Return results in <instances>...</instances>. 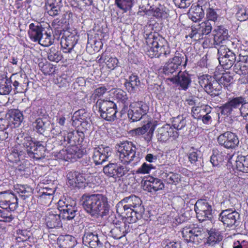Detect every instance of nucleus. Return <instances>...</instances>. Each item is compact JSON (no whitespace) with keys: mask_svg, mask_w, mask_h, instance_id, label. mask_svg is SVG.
Instances as JSON below:
<instances>
[{"mask_svg":"<svg viewBox=\"0 0 248 248\" xmlns=\"http://www.w3.org/2000/svg\"><path fill=\"white\" fill-rule=\"evenodd\" d=\"M143 189L149 192H155L164 188V184L160 179L150 176L144 181Z\"/></svg>","mask_w":248,"mask_h":248,"instance_id":"obj_25","label":"nucleus"},{"mask_svg":"<svg viewBox=\"0 0 248 248\" xmlns=\"http://www.w3.org/2000/svg\"><path fill=\"white\" fill-rule=\"evenodd\" d=\"M81 202L83 208L92 216L103 217L109 210L108 199L102 194L83 195Z\"/></svg>","mask_w":248,"mask_h":248,"instance_id":"obj_1","label":"nucleus"},{"mask_svg":"<svg viewBox=\"0 0 248 248\" xmlns=\"http://www.w3.org/2000/svg\"><path fill=\"white\" fill-rule=\"evenodd\" d=\"M130 231L129 227L125 222L116 224L109 231L108 237L115 240H120L121 242L118 244L119 247L126 244L127 239L125 235Z\"/></svg>","mask_w":248,"mask_h":248,"instance_id":"obj_12","label":"nucleus"},{"mask_svg":"<svg viewBox=\"0 0 248 248\" xmlns=\"http://www.w3.org/2000/svg\"><path fill=\"white\" fill-rule=\"evenodd\" d=\"M210 109L211 108L207 106L193 107L191 109L192 116L194 119H200L204 112Z\"/></svg>","mask_w":248,"mask_h":248,"instance_id":"obj_44","label":"nucleus"},{"mask_svg":"<svg viewBox=\"0 0 248 248\" xmlns=\"http://www.w3.org/2000/svg\"><path fill=\"white\" fill-rule=\"evenodd\" d=\"M55 190L52 188L48 187H44L42 191L40 192L41 194L39 196V200L40 202H43V198L45 195L47 196L48 199L50 197H53V195L54 193Z\"/></svg>","mask_w":248,"mask_h":248,"instance_id":"obj_57","label":"nucleus"},{"mask_svg":"<svg viewBox=\"0 0 248 248\" xmlns=\"http://www.w3.org/2000/svg\"><path fill=\"white\" fill-rule=\"evenodd\" d=\"M184 61L185 62L184 65L186 66L187 61L186 57L178 53H176L175 56L172 58H170L166 62L178 70Z\"/></svg>","mask_w":248,"mask_h":248,"instance_id":"obj_35","label":"nucleus"},{"mask_svg":"<svg viewBox=\"0 0 248 248\" xmlns=\"http://www.w3.org/2000/svg\"><path fill=\"white\" fill-rule=\"evenodd\" d=\"M236 169L240 171L248 173V156L238 155L235 161Z\"/></svg>","mask_w":248,"mask_h":248,"instance_id":"obj_37","label":"nucleus"},{"mask_svg":"<svg viewBox=\"0 0 248 248\" xmlns=\"http://www.w3.org/2000/svg\"><path fill=\"white\" fill-rule=\"evenodd\" d=\"M214 44L219 47L222 45H227L230 43L228 40V31L224 26L217 25L213 30Z\"/></svg>","mask_w":248,"mask_h":248,"instance_id":"obj_20","label":"nucleus"},{"mask_svg":"<svg viewBox=\"0 0 248 248\" xmlns=\"http://www.w3.org/2000/svg\"><path fill=\"white\" fill-rule=\"evenodd\" d=\"M246 99L242 96L233 98L221 108V113L224 115H230L235 109L242 107L246 103Z\"/></svg>","mask_w":248,"mask_h":248,"instance_id":"obj_18","label":"nucleus"},{"mask_svg":"<svg viewBox=\"0 0 248 248\" xmlns=\"http://www.w3.org/2000/svg\"><path fill=\"white\" fill-rule=\"evenodd\" d=\"M156 137L160 141H166L170 137L174 139L178 137V133L173 130V128L169 124H166L157 129Z\"/></svg>","mask_w":248,"mask_h":248,"instance_id":"obj_23","label":"nucleus"},{"mask_svg":"<svg viewBox=\"0 0 248 248\" xmlns=\"http://www.w3.org/2000/svg\"><path fill=\"white\" fill-rule=\"evenodd\" d=\"M140 84V81L137 75L132 74L126 79L124 85L128 92L135 93Z\"/></svg>","mask_w":248,"mask_h":248,"instance_id":"obj_33","label":"nucleus"},{"mask_svg":"<svg viewBox=\"0 0 248 248\" xmlns=\"http://www.w3.org/2000/svg\"><path fill=\"white\" fill-rule=\"evenodd\" d=\"M218 61L224 69H229L236 60L235 53L227 47L226 45H221L218 48Z\"/></svg>","mask_w":248,"mask_h":248,"instance_id":"obj_8","label":"nucleus"},{"mask_svg":"<svg viewBox=\"0 0 248 248\" xmlns=\"http://www.w3.org/2000/svg\"><path fill=\"white\" fill-rule=\"evenodd\" d=\"M233 78L229 74H223L219 79L220 84L223 85L225 87H228L232 82Z\"/></svg>","mask_w":248,"mask_h":248,"instance_id":"obj_55","label":"nucleus"},{"mask_svg":"<svg viewBox=\"0 0 248 248\" xmlns=\"http://www.w3.org/2000/svg\"><path fill=\"white\" fill-rule=\"evenodd\" d=\"M222 155L220 153L213 154L210 158L211 163L214 166H217L223 161Z\"/></svg>","mask_w":248,"mask_h":248,"instance_id":"obj_60","label":"nucleus"},{"mask_svg":"<svg viewBox=\"0 0 248 248\" xmlns=\"http://www.w3.org/2000/svg\"><path fill=\"white\" fill-rule=\"evenodd\" d=\"M74 246V238L69 235L62 236L59 240L60 248H73Z\"/></svg>","mask_w":248,"mask_h":248,"instance_id":"obj_45","label":"nucleus"},{"mask_svg":"<svg viewBox=\"0 0 248 248\" xmlns=\"http://www.w3.org/2000/svg\"><path fill=\"white\" fill-rule=\"evenodd\" d=\"M9 121L13 123L15 126H19L23 120V115L18 109H11L7 114Z\"/></svg>","mask_w":248,"mask_h":248,"instance_id":"obj_36","label":"nucleus"},{"mask_svg":"<svg viewBox=\"0 0 248 248\" xmlns=\"http://www.w3.org/2000/svg\"><path fill=\"white\" fill-rule=\"evenodd\" d=\"M16 142L26 149L27 155L31 158L39 160L45 157L46 148L43 142H34L31 137L22 135L17 137Z\"/></svg>","mask_w":248,"mask_h":248,"instance_id":"obj_3","label":"nucleus"},{"mask_svg":"<svg viewBox=\"0 0 248 248\" xmlns=\"http://www.w3.org/2000/svg\"><path fill=\"white\" fill-rule=\"evenodd\" d=\"M152 10L153 16L157 18H166L167 17V13L163 11L162 9L155 7L152 8Z\"/></svg>","mask_w":248,"mask_h":248,"instance_id":"obj_64","label":"nucleus"},{"mask_svg":"<svg viewBox=\"0 0 248 248\" xmlns=\"http://www.w3.org/2000/svg\"><path fill=\"white\" fill-rule=\"evenodd\" d=\"M233 68L235 73L241 76L239 79L240 83H248V66L236 62Z\"/></svg>","mask_w":248,"mask_h":248,"instance_id":"obj_32","label":"nucleus"},{"mask_svg":"<svg viewBox=\"0 0 248 248\" xmlns=\"http://www.w3.org/2000/svg\"><path fill=\"white\" fill-rule=\"evenodd\" d=\"M19 146V145L14 148L8 155V159L11 162L17 163L25 157L24 152L20 150Z\"/></svg>","mask_w":248,"mask_h":248,"instance_id":"obj_40","label":"nucleus"},{"mask_svg":"<svg viewBox=\"0 0 248 248\" xmlns=\"http://www.w3.org/2000/svg\"><path fill=\"white\" fill-rule=\"evenodd\" d=\"M134 2V0H115V4L124 13L131 9Z\"/></svg>","mask_w":248,"mask_h":248,"instance_id":"obj_43","label":"nucleus"},{"mask_svg":"<svg viewBox=\"0 0 248 248\" xmlns=\"http://www.w3.org/2000/svg\"><path fill=\"white\" fill-rule=\"evenodd\" d=\"M203 228L195 227L193 225L186 226L181 231L182 237L187 242L198 245L202 243L205 238Z\"/></svg>","mask_w":248,"mask_h":248,"instance_id":"obj_5","label":"nucleus"},{"mask_svg":"<svg viewBox=\"0 0 248 248\" xmlns=\"http://www.w3.org/2000/svg\"><path fill=\"white\" fill-rule=\"evenodd\" d=\"M129 107L127 115L132 122L140 120L149 110V107L145 103L142 101L132 102L130 104Z\"/></svg>","mask_w":248,"mask_h":248,"instance_id":"obj_13","label":"nucleus"},{"mask_svg":"<svg viewBox=\"0 0 248 248\" xmlns=\"http://www.w3.org/2000/svg\"><path fill=\"white\" fill-rule=\"evenodd\" d=\"M219 145L226 149H235L239 145V140L236 134L227 131L220 135L217 138Z\"/></svg>","mask_w":248,"mask_h":248,"instance_id":"obj_15","label":"nucleus"},{"mask_svg":"<svg viewBox=\"0 0 248 248\" xmlns=\"http://www.w3.org/2000/svg\"><path fill=\"white\" fill-rule=\"evenodd\" d=\"M172 125L173 129L181 130L183 129L186 124V117L183 115H179L173 118L172 121Z\"/></svg>","mask_w":248,"mask_h":248,"instance_id":"obj_48","label":"nucleus"},{"mask_svg":"<svg viewBox=\"0 0 248 248\" xmlns=\"http://www.w3.org/2000/svg\"><path fill=\"white\" fill-rule=\"evenodd\" d=\"M199 82L205 91L211 96H217L221 93V85L214 77L210 75L201 76L199 78Z\"/></svg>","mask_w":248,"mask_h":248,"instance_id":"obj_7","label":"nucleus"},{"mask_svg":"<svg viewBox=\"0 0 248 248\" xmlns=\"http://www.w3.org/2000/svg\"><path fill=\"white\" fill-rule=\"evenodd\" d=\"M219 219L227 227L235 228L239 225L240 215L236 211L225 210L220 214Z\"/></svg>","mask_w":248,"mask_h":248,"instance_id":"obj_16","label":"nucleus"},{"mask_svg":"<svg viewBox=\"0 0 248 248\" xmlns=\"http://www.w3.org/2000/svg\"><path fill=\"white\" fill-rule=\"evenodd\" d=\"M236 16L240 21H245L248 19V13L246 8L240 9L236 14Z\"/></svg>","mask_w":248,"mask_h":248,"instance_id":"obj_61","label":"nucleus"},{"mask_svg":"<svg viewBox=\"0 0 248 248\" xmlns=\"http://www.w3.org/2000/svg\"><path fill=\"white\" fill-rule=\"evenodd\" d=\"M67 184L73 188H80L84 186L86 181L85 176L84 174L77 171L69 172L66 175Z\"/></svg>","mask_w":248,"mask_h":248,"instance_id":"obj_21","label":"nucleus"},{"mask_svg":"<svg viewBox=\"0 0 248 248\" xmlns=\"http://www.w3.org/2000/svg\"><path fill=\"white\" fill-rule=\"evenodd\" d=\"M116 207H119L120 211H123L124 208L137 209L139 212L144 211L141 200L135 195H131L124 198L118 203Z\"/></svg>","mask_w":248,"mask_h":248,"instance_id":"obj_17","label":"nucleus"},{"mask_svg":"<svg viewBox=\"0 0 248 248\" xmlns=\"http://www.w3.org/2000/svg\"><path fill=\"white\" fill-rule=\"evenodd\" d=\"M202 0H199L197 5H193L190 10V16L191 19L194 22L200 21L204 16Z\"/></svg>","mask_w":248,"mask_h":248,"instance_id":"obj_28","label":"nucleus"},{"mask_svg":"<svg viewBox=\"0 0 248 248\" xmlns=\"http://www.w3.org/2000/svg\"><path fill=\"white\" fill-rule=\"evenodd\" d=\"M40 36L37 42L41 45L44 46H48L53 43V39L50 34L48 33L45 31Z\"/></svg>","mask_w":248,"mask_h":248,"instance_id":"obj_49","label":"nucleus"},{"mask_svg":"<svg viewBox=\"0 0 248 248\" xmlns=\"http://www.w3.org/2000/svg\"><path fill=\"white\" fill-rule=\"evenodd\" d=\"M62 6V0H47L46 3V10L50 16L58 15Z\"/></svg>","mask_w":248,"mask_h":248,"instance_id":"obj_31","label":"nucleus"},{"mask_svg":"<svg viewBox=\"0 0 248 248\" xmlns=\"http://www.w3.org/2000/svg\"><path fill=\"white\" fill-rule=\"evenodd\" d=\"M5 209H0V221L4 222H10L14 219L11 214L12 211L5 212Z\"/></svg>","mask_w":248,"mask_h":248,"instance_id":"obj_54","label":"nucleus"},{"mask_svg":"<svg viewBox=\"0 0 248 248\" xmlns=\"http://www.w3.org/2000/svg\"><path fill=\"white\" fill-rule=\"evenodd\" d=\"M12 90L10 81L6 76H0V94L7 95Z\"/></svg>","mask_w":248,"mask_h":248,"instance_id":"obj_38","label":"nucleus"},{"mask_svg":"<svg viewBox=\"0 0 248 248\" xmlns=\"http://www.w3.org/2000/svg\"><path fill=\"white\" fill-rule=\"evenodd\" d=\"M206 18L207 19V20H209L210 22L213 21L215 22V24L218 22L220 18L215 10L211 8H209L207 10Z\"/></svg>","mask_w":248,"mask_h":248,"instance_id":"obj_52","label":"nucleus"},{"mask_svg":"<svg viewBox=\"0 0 248 248\" xmlns=\"http://www.w3.org/2000/svg\"><path fill=\"white\" fill-rule=\"evenodd\" d=\"M62 58V54L58 48L51 47L47 52V59L51 62H58Z\"/></svg>","mask_w":248,"mask_h":248,"instance_id":"obj_42","label":"nucleus"},{"mask_svg":"<svg viewBox=\"0 0 248 248\" xmlns=\"http://www.w3.org/2000/svg\"><path fill=\"white\" fill-rule=\"evenodd\" d=\"M111 155V148L101 145L94 149L93 158L95 165H100L106 161Z\"/></svg>","mask_w":248,"mask_h":248,"instance_id":"obj_19","label":"nucleus"},{"mask_svg":"<svg viewBox=\"0 0 248 248\" xmlns=\"http://www.w3.org/2000/svg\"><path fill=\"white\" fill-rule=\"evenodd\" d=\"M108 89L105 86L100 87L93 91L91 97L95 100L96 98L101 97L108 91Z\"/></svg>","mask_w":248,"mask_h":248,"instance_id":"obj_59","label":"nucleus"},{"mask_svg":"<svg viewBox=\"0 0 248 248\" xmlns=\"http://www.w3.org/2000/svg\"><path fill=\"white\" fill-rule=\"evenodd\" d=\"M32 125L34 129L36 130L37 133L43 134L44 132L48 129L50 126V123L44 122L42 119L38 118L33 123Z\"/></svg>","mask_w":248,"mask_h":248,"instance_id":"obj_41","label":"nucleus"},{"mask_svg":"<svg viewBox=\"0 0 248 248\" xmlns=\"http://www.w3.org/2000/svg\"><path fill=\"white\" fill-rule=\"evenodd\" d=\"M76 202L71 203L66 199L60 200L58 202V209L63 219L71 220L74 218L77 213Z\"/></svg>","mask_w":248,"mask_h":248,"instance_id":"obj_11","label":"nucleus"},{"mask_svg":"<svg viewBox=\"0 0 248 248\" xmlns=\"http://www.w3.org/2000/svg\"><path fill=\"white\" fill-rule=\"evenodd\" d=\"M114 97L123 104H125L128 99L126 92L120 89H117L115 91Z\"/></svg>","mask_w":248,"mask_h":248,"instance_id":"obj_53","label":"nucleus"},{"mask_svg":"<svg viewBox=\"0 0 248 248\" xmlns=\"http://www.w3.org/2000/svg\"><path fill=\"white\" fill-rule=\"evenodd\" d=\"M77 39L75 35L70 34L62 36L61 38V45L64 53H70L77 44Z\"/></svg>","mask_w":248,"mask_h":248,"instance_id":"obj_29","label":"nucleus"},{"mask_svg":"<svg viewBox=\"0 0 248 248\" xmlns=\"http://www.w3.org/2000/svg\"><path fill=\"white\" fill-rule=\"evenodd\" d=\"M200 152L199 151H192L188 155L189 161L191 164H195L199 161L200 158Z\"/></svg>","mask_w":248,"mask_h":248,"instance_id":"obj_62","label":"nucleus"},{"mask_svg":"<svg viewBox=\"0 0 248 248\" xmlns=\"http://www.w3.org/2000/svg\"><path fill=\"white\" fill-rule=\"evenodd\" d=\"M194 210L200 221L211 220L213 217L212 206L205 200H198L195 204Z\"/></svg>","mask_w":248,"mask_h":248,"instance_id":"obj_10","label":"nucleus"},{"mask_svg":"<svg viewBox=\"0 0 248 248\" xmlns=\"http://www.w3.org/2000/svg\"><path fill=\"white\" fill-rule=\"evenodd\" d=\"M177 70L166 62L163 67L162 72L167 76H170L176 72Z\"/></svg>","mask_w":248,"mask_h":248,"instance_id":"obj_63","label":"nucleus"},{"mask_svg":"<svg viewBox=\"0 0 248 248\" xmlns=\"http://www.w3.org/2000/svg\"><path fill=\"white\" fill-rule=\"evenodd\" d=\"M155 167L152 164H148L144 163L136 171L138 174H148L150 172L151 170L154 169Z\"/></svg>","mask_w":248,"mask_h":248,"instance_id":"obj_56","label":"nucleus"},{"mask_svg":"<svg viewBox=\"0 0 248 248\" xmlns=\"http://www.w3.org/2000/svg\"><path fill=\"white\" fill-rule=\"evenodd\" d=\"M123 211H120L119 207H116L117 212L123 217L125 218V221L128 223H132L137 221V219L141 217L143 211H138L137 209L125 208Z\"/></svg>","mask_w":248,"mask_h":248,"instance_id":"obj_24","label":"nucleus"},{"mask_svg":"<svg viewBox=\"0 0 248 248\" xmlns=\"http://www.w3.org/2000/svg\"><path fill=\"white\" fill-rule=\"evenodd\" d=\"M164 177L167 183L177 185L181 180V175L178 173L170 172L165 173Z\"/></svg>","mask_w":248,"mask_h":248,"instance_id":"obj_46","label":"nucleus"},{"mask_svg":"<svg viewBox=\"0 0 248 248\" xmlns=\"http://www.w3.org/2000/svg\"><path fill=\"white\" fill-rule=\"evenodd\" d=\"M117 164L109 163L103 168L104 173L109 177H116Z\"/></svg>","mask_w":248,"mask_h":248,"instance_id":"obj_50","label":"nucleus"},{"mask_svg":"<svg viewBox=\"0 0 248 248\" xmlns=\"http://www.w3.org/2000/svg\"><path fill=\"white\" fill-rule=\"evenodd\" d=\"M100 116L108 121H113L116 118V105L112 101L99 99L96 102Z\"/></svg>","mask_w":248,"mask_h":248,"instance_id":"obj_6","label":"nucleus"},{"mask_svg":"<svg viewBox=\"0 0 248 248\" xmlns=\"http://www.w3.org/2000/svg\"><path fill=\"white\" fill-rule=\"evenodd\" d=\"M213 30V26L209 20H206L198 25L199 33L202 35H208Z\"/></svg>","mask_w":248,"mask_h":248,"instance_id":"obj_47","label":"nucleus"},{"mask_svg":"<svg viewBox=\"0 0 248 248\" xmlns=\"http://www.w3.org/2000/svg\"><path fill=\"white\" fill-rule=\"evenodd\" d=\"M127 165L125 164H123L122 165L117 164V168H116V177L123 176L129 171V169L127 166Z\"/></svg>","mask_w":248,"mask_h":248,"instance_id":"obj_58","label":"nucleus"},{"mask_svg":"<svg viewBox=\"0 0 248 248\" xmlns=\"http://www.w3.org/2000/svg\"><path fill=\"white\" fill-rule=\"evenodd\" d=\"M104 236L101 232L98 231L92 232L85 231L82 237V242L84 245L89 248H100L102 247Z\"/></svg>","mask_w":248,"mask_h":248,"instance_id":"obj_9","label":"nucleus"},{"mask_svg":"<svg viewBox=\"0 0 248 248\" xmlns=\"http://www.w3.org/2000/svg\"><path fill=\"white\" fill-rule=\"evenodd\" d=\"M15 190L23 200L31 196L33 192L32 189L27 185H18L15 186Z\"/></svg>","mask_w":248,"mask_h":248,"instance_id":"obj_39","label":"nucleus"},{"mask_svg":"<svg viewBox=\"0 0 248 248\" xmlns=\"http://www.w3.org/2000/svg\"><path fill=\"white\" fill-rule=\"evenodd\" d=\"M17 196L9 190L0 192V207L7 211H14L18 207Z\"/></svg>","mask_w":248,"mask_h":248,"instance_id":"obj_14","label":"nucleus"},{"mask_svg":"<svg viewBox=\"0 0 248 248\" xmlns=\"http://www.w3.org/2000/svg\"><path fill=\"white\" fill-rule=\"evenodd\" d=\"M172 83L177 84L183 90L186 91L191 83L189 75L186 72L180 71L177 75L167 78Z\"/></svg>","mask_w":248,"mask_h":248,"instance_id":"obj_22","label":"nucleus"},{"mask_svg":"<svg viewBox=\"0 0 248 248\" xmlns=\"http://www.w3.org/2000/svg\"><path fill=\"white\" fill-rule=\"evenodd\" d=\"M207 231L209 236L207 239L206 244L208 245L214 246L222 240V237L219 232L215 229H211L210 230H207Z\"/></svg>","mask_w":248,"mask_h":248,"instance_id":"obj_34","label":"nucleus"},{"mask_svg":"<svg viewBox=\"0 0 248 248\" xmlns=\"http://www.w3.org/2000/svg\"><path fill=\"white\" fill-rule=\"evenodd\" d=\"M61 157L67 161H74L79 158L80 153L76 145L72 146L60 152Z\"/></svg>","mask_w":248,"mask_h":248,"instance_id":"obj_26","label":"nucleus"},{"mask_svg":"<svg viewBox=\"0 0 248 248\" xmlns=\"http://www.w3.org/2000/svg\"><path fill=\"white\" fill-rule=\"evenodd\" d=\"M61 217L60 213H58L56 211H49L46 217V224L47 227L53 229L62 227Z\"/></svg>","mask_w":248,"mask_h":248,"instance_id":"obj_27","label":"nucleus"},{"mask_svg":"<svg viewBox=\"0 0 248 248\" xmlns=\"http://www.w3.org/2000/svg\"><path fill=\"white\" fill-rule=\"evenodd\" d=\"M93 3V0H74L71 1V5L82 10L84 7L91 6Z\"/></svg>","mask_w":248,"mask_h":248,"instance_id":"obj_51","label":"nucleus"},{"mask_svg":"<svg viewBox=\"0 0 248 248\" xmlns=\"http://www.w3.org/2000/svg\"><path fill=\"white\" fill-rule=\"evenodd\" d=\"M44 31V28L39 23H32L29 25L28 31L29 37L32 41L37 42Z\"/></svg>","mask_w":248,"mask_h":248,"instance_id":"obj_30","label":"nucleus"},{"mask_svg":"<svg viewBox=\"0 0 248 248\" xmlns=\"http://www.w3.org/2000/svg\"><path fill=\"white\" fill-rule=\"evenodd\" d=\"M137 148L131 141H125L118 145L117 155L120 161L125 164L132 163L137 165L140 161L139 154H136Z\"/></svg>","mask_w":248,"mask_h":248,"instance_id":"obj_4","label":"nucleus"},{"mask_svg":"<svg viewBox=\"0 0 248 248\" xmlns=\"http://www.w3.org/2000/svg\"><path fill=\"white\" fill-rule=\"evenodd\" d=\"M145 39L144 50L150 57L168 58L170 56V48L164 38L158 34L151 33Z\"/></svg>","mask_w":248,"mask_h":248,"instance_id":"obj_2","label":"nucleus"}]
</instances>
